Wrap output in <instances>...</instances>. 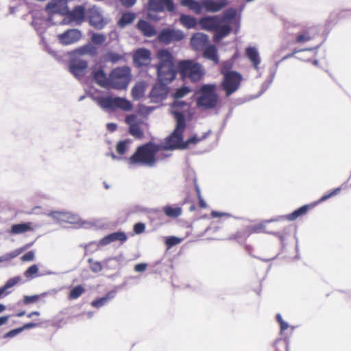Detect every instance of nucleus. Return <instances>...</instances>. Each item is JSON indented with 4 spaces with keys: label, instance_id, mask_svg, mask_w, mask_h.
Masks as SVG:
<instances>
[{
    "label": "nucleus",
    "instance_id": "423d86ee",
    "mask_svg": "<svg viewBox=\"0 0 351 351\" xmlns=\"http://www.w3.org/2000/svg\"><path fill=\"white\" fill-rule=\"evenodd\" d=\"M93 101L103 110H121L129 111L132 109V104L125 98L111 96L92 97Z\"/></svg>",
    "mask_w": 351,
    "mask_h": 351
},
{
    "label": "nucleus",
    "instance_id": "aec40b11",
    "mask_svg": "<svg viewBox=\"0 0 351 351\" xmlns=\"http://www.w3.org/2000/svg\"><path fill=\"white\" fill-rule=\"evenodd\" d=\"M127 239L128 237L126 234L124 232L119 231L109 234L100 239L99 245L104 246L117 241H119L121 243H124Z\"/></svg>",
    "mask_w": 351,
    "mask_h": 351
},
{
    "label": "nucleus",
    "instance_id": "a19ab883",
    "mask_svg": "<svg viewBox=\"0 0 351 351\" xmlns=\"http://www.w3.org/2000/svg\"><path fill=\"white\" fill-rule=\"evenodd\" d=\"M191 90L189 87L184 86L176 89L173 93V97L175 99H178L186 95Z\"/></svg>",
    "mask_w": 351,
    "mask_h": 351
},
{
    "label": "nucleus",
    "instance_id": "79ce46f5",
    "mask_svg": "<svg viewBox=\"0 0 351 351\" xmlns=\"http://www.w3.org/2000/svg\"><path fill=\"white\" fill-rule=\"evenodd\" d=\"M88 263L90 264V269L93 273L100 272L103 269L102 265L99 261H93V258H88Z\"/></svg>",
    "mask_w": 351,
    "mask_h": 351
},
{
    "label": "nucleus",
    "instance_id": "8fccbe9b",
    "mask_svg": "<svg viewBox=\"0 0 351 351\" xmlns=\"http://www.w3.org/2000/svg\"><path fill=\"white\" fill-rule=\"evenodd\" d=\"M311 40V37L308 32H304L303 34H299L296 37L295 42L298 43H305Z\"/></svg>",
    "mask_w": 351,
    "mask_h": 351
},
{
    "label": "nucleus",
    "instance_id": "a18cd8bd",
    "mask_svg": "<svg viewBox=\"0 0 351 351\" xmlns=\"http://www.w3.org/2000/svg\"><path fill=\"white\" fill-rule=\"evenodd\" d=\"M38 271V267L36 265H32L25 272V276L27 278L32 279Z\"/></svg>",
    "mask_w": 351,
    "mask_h": 351
},
{
    "label": "nucleus",
    "instance_id": "3c124183",
    "mask_svg": "<svg viewBox=\"0 0 351 351\" xmlns=\"http://www.w3.org/2000/svg\"><path fill=\"white\" fill-rule=\"evenodd\" d=\"M40 298L39 295H25L23 298V302L25 304H29L32 303L36 302Z\"/></svg>",
    "mask_w": 351,
    "mask_h": 351
},
{
    "label": "nucleus",
    "instance_id": "37998d69",
    "mask_svg": "<svg viewBox=\"0 0 351 351\" xmlns=\"http://www.w3.org/2000/svg\"><path fill=\"white\" fill-rule=\"evenodd\" d=\"M21 280V278L20 276H15L14 278H10L5 284L2 287L5 292L10 288H12L16 284H18Z\"/></svg>",
    "mask_w": 351,
    "mask_h": 351
},
{
    "label": "nucleus",
    "instance_id": "5fc2aeb1",
    "mask_svg": "<svg viewBox=\"0 0 351 351\" xmlns=\"http://www.w3.org/2000/svg\"><path fill=\"white\" fill-rule=\"evenodd\" d=\"M250 228V232L252 233H259L261 232H265L264 231L265 225L263 223L252 226Z\"/></svg>",
    "mask_w": 351,
    "mask_h": 351
},
{
    "label": "nucleus",
    "instance_id": "dca6fc26",
    "mask_svg": "<svg viewBox=\"0 0 351 351\" xmlns=\"http://www.w3.org/2000/svg\"><path fill=\"white\" fill-rule=\"evenodd\" d=\"M82 36L81 32L77 29H71L58 36L60 43L63 45H71L78 41Z\"/></svg>",
    "mask_w": 351,
    "mask_h": 351
},
{
    "label": "nucleus",
    "instance_id": "0e129e2a",
    "mask_svg": "<svg viewBox=\"0 0 351 351\" xmlns=\"http://www.w3.org/2000/svg\"><path fill=\"white\" fill-rule=\"evenodd\" d=\"M106 128L109 132H113L117 129V125L116 123H109L106 125Z\"/></svg>",
    "mask_w": 351,
    "mask_h": 351
},
{
    "label": "nucleus",
    "instance_id": "2f4dec72",
    "mask_svg": "<svg viewBox=\"0 0 351 351\" xmlns=\"http://www.w3.org/2000/svg\"><path fill=\"white\" fill-rule=\"evenodd\" d=\"M180 21L187 29L193 28L197 25L195 18L190 15L182 14L180 17Z\"/></svg>",
    "mask_w": 351,
    "mask_h": 351
},
{
    "label": "nucleus",
    "instance_id": "864d4df0",
    "mask_svg": "<svg viewBox=\"0 0 351 351\" xmlns=\"http://www.w3.org/2000/svg\"><path fill=\"white\" fill-rule=\"evenodd\" d=\"M145 225L143 223L138 222L134 224V232L136 234H140L145 231Z\"/></svg>",
    "mask_w": 351,
    "mask_h": 351
},
{
    "label": "nucleus",
    "instance_id": "ddd939ff",
    "mask_svg": "<svg viewBox=\"0 0 351 351\" xmlns=\"http://www.w3.org/2000/svg\"><path fill=\"white\" fill-rule=\"evenodd\" d=\"M147 8L149 11L162 12L165 10L172 12L175 10L173 0H149Z\"/></svg>",
    "mask_w": 351,
    "mask_h": 351
},
{
    "label": "nucleus",
    "instance_id": "e433bc0d",
    "mask_svg": "<svg viewBox=\"0 0 351 351\" xmlns=\"http://www.w3.org/2000/svg\"><path fill=\"white\" fill-rule=\"evenodd\" d=\"M135 19V14L132 12H127L123 14L119 21V25L121 27H125V25L130 24L133 22Z\"/></svg>",
    "mask_w": 351,
    "mask_h": 351
},
{
    "label": "nucleus",
    "instance_id": "c9c22d12",
    "mask_svg": "<svg viewBox=\"0 0 351 351\" xmlns=\"http://www.w3.org/2000/svg\"><path fill=\"white\" fill-rule=\"evenodd\" d=\"M145 87L143 84H136L132 89L134 99L138 100L144 95Z\"/></svg>",
    "mask_w": 351,
    "mask_h": 351
},
{
    "label": "nucleus",
    "instance_id": "20e7f679",
    "mask_svg": "<svg viewBox=\"0 0 351 351\" xmlns=\"http://www.w3.org/2000/svg\"><path fill=\"white\" fill-rule=\"evenodd\" d=\"M219 15L207 16L201 18L199 24L201 28L209 32H213V41L218 43L227 37L232 32V27L227 24L221 25Z\"/></svg>",
    "mask_w": 351,
    "mask_h": 351
},
{
    "label": "nucleus",
    "instance_id": "f03ea898",
    "mask_svg": "<svg viewBox=\"0 0 351 351\" xmlns=\"http://www.w3.org/2000/svg\"><path fill=\"white\" fill-rule=\"evenodd\" d=\"M173 113L176 121V125L172 133L165 139L163 146L165 150L186 149L191 145H196L208 136L210 132V130L204 132L201 136L194 134L184 141L183 134L186 127L185 115L176 110H173Z\"/></svg>",
    "mask_w": 351,
    "mask_h": 351
},
{
    "label": "nucleus",
    "instance_id": "f704fd0d",
    "mask_svg": "<svg viewBox=\"0 0 351 351\" xmlns=\"http://www.w3.org/2000/svg\"><path fill=\"white\" fill-rule=\"evenodd\" d=\"M104 58L106 62L117 63L124 59V55L113 51H109L105 55Z\"/></svg>",
    "mask_w": 351,
    "mask_h": 351
},
{
    "label": "nucleus",
    "instance_id": "6e6d98bb",
    "mask_svg": "<svg viewBox=\"0 0 351 351\" xmlns=\"http://www.w3.org/2000/svg\"><path fill=\"white\" fill-rule=\"evenodd\" d=\"M341 191L340 188H336L334 190H332L330 193L326 194L323 195L321 199H319V202H324L329 199L330 197L337 195L339 191Z\"/></svg>",
    "mask_w": 351,
    "mask_h": 351
},
{
    "label": "nucleus",
    "instance_id": "0eeeda50",
    "mask_svg": "<svg viewBox=\"0 0 351 351\" xmlns=\"http://www.w3.org/2000/svg\"><path fill=\"white\" fill-rule=\"evenodd\" d=\"M178 69L183 78L188 77L193 82L199 80L204 74L202 66L192 60L180 61Z\"/></svg>",
    "mask_w": 351,
    "mask_h": 351
},
{
    "label": "nucleus",
    "instance_id": "e2e57ef3",
    "mask_svg": "<svg viewBox=\"0 0 351 351\" xmlns=\"http://www.w3.org/2000/svg\"><path fill=\"white\" fill-rule=\"evenodd\" d=\"M37 326H38L37 324L30 322V323L25 324L22 327H21V328L22 329V331H23L24 330L35 328Z\"/></svg>",
    "mask_w": 351,
    "mask_h": 351
},
{
    "label": "nucleus",
    "instance_id": "4468645a",
    "mask_svg": "<svg viewBox=\"0 0 351 351\" xmlns=\"http://www.w3.org/2000/svg\"><path fill=\"white\" fill-rule=\"evenodd\" d=\"M45 9L49 12L58 13L62 15L67 14L69 12L66 0H51L47 4Z\"/></svg>",
    "mask_w": 351,
    "mask_h": 351
},
{
    "label": "nucleus",
    "instance_id": "2eb2a0df",
    "mask_svg": "<svg viewBox=\"0 0 351 351\" xmlns=\"http://www.w3.org/2000/svg\"><path fill=\"white\" fill-rule=\"evenodd\" d=\"M133 60L138 67L147 65L151 60L150 51L145 48L137 49L133 55Z\"/></svg>",
    "mask_w": 351,
    "mask_h": 351
},
{
    "label": "nucleus",
    "instance_id": "4d7b16f0",
    "mask_svg": "<svg viewBox=\"0 0 351 351\" xmlns=\"http://www.w3.org/2000/svg\"><path fill=\"white\" fill-rule=\"evenodd\" d=\"M21 332H22V329L21 328V327H19V328L13 329V330L9 331L8 332H7L5 335L4 337H5V338H12V337H15L16 335H17L18 334H19Z\"/></svg>",
    "mask_w": 351,
    "mask_h": 351
},
{
    "label": "nucleus",
    "instance_id": "58836bf2",
    "mask_svg": "<svg viewBox=\"0 0 351 351\" xmlns=\"http://www.w3.org/2000/svg\"><path fill=\"white\" fill-rule=\"evenodd\" d=\"M85 291L84 288L82 285H77L73 288L69 293V298L75 300Z\"/></svg>",
    "mask_w": 351,
    "mask_h": 351
},
{
    "label": "nucleus",
    "instance_id": "9b49d317",
    "mask_svg": "<svg viewBox=\"0 0 351 351\" xmlns=\"http://www.w3.org/2000/svg\"><path fill=\"white\" fill-rule=\"evenodd\" d=\"M87 14L89 23L91 26L97 29H103L107 24V20L104 17L100 8L93 5L87 10Z\"/></svg>",
    "mask_w": 351,
    "mask_h": 351
},
{
    "label": "nucleus",
    "instance_id": "603ef678",
    "mask_svg": "<svg viewBox=\"0 0 351 351\" xmlns=\"http://www.w3.org/2000/svg\"><path fill=\"white\" fill-rule=\"evenodd\" d=\"M181 242V239L176 237H169L166 239V244L169 247L176 245Z\"/></svg>",
    "mask_w": 351,
    "mask_h": 351
},
{
    "label": "nucleus",
    "instance_id": "39448f33",
    "mask_svg": "<svg viewBox=\"0 0 351 351\" xmlns=\"http://www.w3.org/2000/svg\"><path fill=\"white\" fill-rule=\"evenodd\" d=\"M197 106L204 110L215 108L219 102V95L216 92L215 84H204L196 92Z\"/></svg>",
    "mask_w": 351,
    "mask_h": 351
},
{
    "label": "nucleus",
    "instance_id": "7c9ffc66",
    "mask_svg": "<svg viewBox=\"0 0 351 351\" xmlns=\"http://www.w3.org/2000/svg\"><path fill=\"white\" fill-rule=\"evenodd\" d=\"M164 213L169 217L176 218L182 215V210L179 206H166L163 207Z\"/></svg>",
    "mask_w": 351,
    "mask_h": 351
},
{
    "label": "nucleus",
    "instance_id": "7ed1b4c3",
    "mask_svg": "<svg viewBox=\"0 0 351 351\" xmlns=\"http://www.w3.org/2000/svg\"><path fill=\"white\" fill-rule=\"evenodd\" d=\"M163 146L164 145H157L149 141L138 147L134 153L128 159L129 167H154L157 162L156 154L162 148L165 149Z\"/></svg>",
    "mask_w": 351,
    "mask_h": 351
},
{
    "label": "nucleus",
    "instance_id": "1a4fd4ad",
    "mask_svg": "<svg viewBox=\"0 0 351 351\" xmlns=\"http://www.w3.org/2000/svg\"><path fill=\"white\" fill-rule=\"evenodd\" d=\"M243 80V76L239 72H232L225 74L221 87L224 90L226 96L229 97L237 91Z\"/></svg>",
    "mask_w": 351,
    "mask_h": 351
},
{
    "label": "nucleus",
    "instance_id": "4be33fe9",
    "mask_svg": "<svg viewBox=\"0 0 351 351\" xmlns=\"http://www.w3.org/2000/svg\"><path fill=\"white\" fill-rule=\"evenodd\" d=\"M202 8L208 12H217L226 7L219 0H202Z\"/></svg>",
    "mask_w": 351,
    "mask_h": 351
},
{
    "label": "nucleus",
    "instance_id": "c756f323",
    "mask_svg": "<svg viewBox=\"0 0 351 351\" xmlns=\"http://www.w3.org/2000/svg\"><path fill=\"white\" fill-rule=\"evenodd\" d=\"M76 52L80 55L88 54L95 56L97 53V49L93 45L88 43L77 49Z\"/></svg>",
    "mask_w": 351,
    "mask_h": 351
},
{
    "label": "nucleus",
    "instance_id": "a211bd4d",
    "mask_svg": "<svg viewBox=\"0 0 351 351\" xmlns=\"http://www.w3.org/2000/svg\"><path fill=\"white\" fill-rule=\"evenodd\" d=\"M88 63L86 60H78L71 62L69 69L76 78L80 79L84 75Z\"/></svg>",
    "mask_w": 351,
    "mask_h": 351
},
{
    "label": "nucleus",
    "instance_id": "f3484780",
    "mask_svg": "<svg viewBox=\"0 0 351 351\" xmlns=\"http://www.w3.org/2000/svg\"><path fill=\"white\" fill-rule=\"evenodd\" d=\"M191 45L197 51H202L209 45L208 36L197 32L191 38Z\"/></svg>",
    "mask_w": 351,
    "mask_h": 351
},
{
    "label": "nucleus",
    "instance_id": "6e6552de",
    "mask_svg": "<svg viewBox=\"0 0 351 351\" xmlns=\"http://www.w3.org/2000/svg\"><path fill=\"white\" fill-rule=\"evenodd\" d=\"M110 87L118 90L127 88L131 80V70L128 66L114 69L110 72Z\"/></svg>",
    "mask_w": 351,
    "mask_h": 351
},
{
    "label": "nucleus",
    "instance_id": "9d476101",
    "mask_svg": "<svg viewBox=\"0 0 351 351\" xmlns=\"http://www.w3.org/2000/svg\"><path fill=\"white\" fill-rule=\"evenodd\" d=\"M219 19L221 25L227 24L232 27V31L233 30L235 34H238L240 29L241 14H238L236 8L226 9L222 15L219 16Z\"/></svg>",
    "mask_w": 351,
    "mask_h": 351
},
{
    "label": "nucleus",
    "instance_id": "49530a36",
    "mask_svg": "<svg viewBox=\"0 0 351 351\" xmlns=\"http://www.w3.org/2000/svg\"><path fill=\"white\" fill-rule=\"evenodd\" d=\"M82 222V219L78 215L72 213L71 212L68 213L66 223H73V224H79Z\"/></svg>",
    "mask_w": 351,
    "mask_h": 351
},
{
    "label": "nucleus",
    "instance_id": "f257e3e1",
    "mask_svg": "<svg viewBox=\"0 0 351 351\" xmlns=\"http://www.w3.org/2000/svg\"><path fill=\"white\" fill-rule=\"evenodd\" d=\"M159 64L156 66L158 82L153 86L150 96L152 98L162 99L167 94V85L171 82L176 77L173 56L167 49L160 50L158 52Z\"/></svg>",
    "mask_w": 351,
    "mask_h": 351
},
{
    "label": "nucleus",
    "instance_id": "13d9d810",
    "mask_svg": "<svg viewBox=\"0 0 351 351\" xmlns=\"http://www.w3.org/2000/svg\"><path fill=\"white\" fill-rule=\"evenodd\" d=\"M35 257L34 253L32 251H29L25 253L22 257L21 260L23 261H33Z\"/></svg>",
    "mask_w": 351,
    "mask_h": 351
},
{
    "label": "nucleus",
    "instance_id": "bf43d9fd",
    "mask_svg": "<svg viewBox=\"0 0 351 351\" xmlns=\"http://www.w3.org/2000/svg\"><path fill=\"white\" fill-rule=\"evenodd\" d=\"M146 263H138L134 266V270L137 272H143L147 269Z\"/></svg>",
    "mask_w": 351,
    "mask_h": 351
},
{
    "label": "nucleus",
    "instance_id": "473e14b6",
    "mask_svg": "<svg viewBox=\"0 0 351 351\" xmlns=\"http://www.w3.org/2000/svg\"><path fill=\"white\" fill-rule=\"evenodd\" d=\"M31 25L36 31L38 36L44 34L47 29L45 22L43 19L38 18H34L31 23Z\"/></svg>",
    "mask_w": 351,
    "mask_h": 351
},
{
    "label": "nucleus",
    "instance_id": "338daca9",
    "mask_svg": "<svg viewBox=\"0 0 351 351\" xmlns=\"http://www.w3.org/2000/svg\"><path fill=\"white\" fill-rule=\"evenodd\" d=\"M223 215H228L227 213H220V212H218V211H212L211 212V216L213 217H219L221 216H223Z\"/></svg>",
    "mask_w": 351,
    "mask_h": 351
},
{
    "label": "nucleus",
    "instance_id": "bb28decb",
    "mask_svg": "<svg viewBox=\"0 0 351 351\" xmlns=\"http://www.w3.org/2000/svg\"><path fill=\"white\" fill-rule=\"evenodd\" d=\"M203 56L210 60L213 61L215 63H218L219 57L217 53V47L213 45H208L203 50Z\"/></svg>",
    "mask_w": 351,
    "mask_h": 351
},
{
    "label": "nucleus",
    "instance_id": "4c0bfd02",
    "mask_svg": "<svg viewBox=\"0 0 351 351\" xmlns=\"http://www.w3.org/2000/svg\"><path fill=\"white\" fill-rule=\"evenodd\" d=\"M29 230V226L27 223H18L12 226L11 233L14 234H22Z\"/></svg>",
    "mask_w": 351,
    "mask_h": 351
},
{
    "label": "nucleus",
    "instance_id": "052dcab7",
    "mask_svg": "<svg viewBox=\"0 0 351 351\" xmlns=\"http://www.w3.org/2000/svg\"><path fill=\"white\" fill-rule=\"evenodd\" d=\"M136 1V0H120L121 3L126 8H130L133 6Z\"/></svg>",
    "mask_w": 351,
    "mask_h": 351
},
{
    "label": "nucleus",
    "instance_id": "69168bd1",
    "mask_svg": "<svg viewBox=\"0 0 351 351\" xmlns=\"http://www.w3.org/2000/svg\"><path fill=\"white\" fill-rule=\"evenodd\" d=\"M271 84H269V81H266L264 83L262 84L261 85V94H263L264 92L266 91V90L269 88V86L271 85Z\"/></svg>",
    "mask_w": 351,
    "mask_h": 351
},
{
    "label": "nucleus",
    "instance_id": "c03bdc74",
    "mask_svg": "<svg viewBox=\"0 0 351 351\" xmlns=\"http://www.w3.org/2000/svg\"><path fill=\"white\" fill-rule=\"evenodd\" d=\"M106 39V36L102 34L94 33L91 36V41L95 45H101Z\"/></svg>",
    "mask_w": 351,
    "mask_h": 351
},
{
    "label": "nucleus",
    "instance_id": "a878e982",
    "mask_svg": "<svg viewBox=\"0 0 351 351\" xmlns=\"http://www.w3.org/2000/svg\"><path fill=\"white\" fill-rule=\"evenodd\" d=\"M115 295V291H109L104 296L93 301L91 305L95 308H99L106 305Z\"/></svg>",
    "mask_w": 351,
    "mask_h": 351
},
{
    "label": "nucleus",
    "instance_id": "c85d7f7f",
    "mask_svg": "<svg viewBox=\"0 0 351 351\" xmlns=\"http://www.w3.org/2000/svg\"><path fill=\"white\" fill-rule=\"evenodd\" d=\"M181 4L194 10L197 14H200L202 12V0L199 1L196 0H182Z\"/></svg>",
    "mask_w": 351,
    "mask_h": 351
},
{
    "label": "nucleus",
    "instance_id": "cd10ccee",
    "mask_svg": "<svg viewBox=\"0 0 351 351\" xmlns=\"http://www.w3.org/2000/svg\"><path fill=\"white\" fill-rule=\"evenodd\" d=\"M309 209L308 205H304L301 206L300 208L296 209L293 213L286 215L281 217L283 219H286L289 221H294L300 216H302L303 215H305Z\"/></svg>",
    "mask_w": 351,
    "mask_h": 351
},
{
    "label": "nucleus",
    "instance_id": "ea45409f",
    "mask_svg": "<svg viewBox=\"0 0 351 351\" xmlns=\"http://www.w3.org/2000/svg\"><path fill=\"white\" fill-rule=\"evenodd\" d=\"M189 106L188 103L184 101H180L178 99H175V101L171 104V114H173V111L176 110L178 112H181L180 111V109H182L184 107H187ZM184 114V113L182 112Z\"/></svg>",
    "mask_w": 351,
    "mask_h": 351
},
{
    "label": "nucleus",
    "instance_id": "72a5a7b5",
    "mask_svg": "<svg viewBox=\"0 0 351 351\" xmlns=\"http://www.w3.org/2000/svg\"><path fill=\"white\" fill-rule=\"evenodd\" d=\"M69 212L62 211H51L48 214V216L52 217L58 223L66 222Z\"/></svg>",
    "mask_w": 351,
    "mask_h": 351
},
{
    "label": "nucleus",
    "instance_id": "774afa93",
    "mask_svg": "<svg viewBox=\"0 0 351 351\" xmlns=\"http://www.w3.org/2000/svg\"><path fill=\"white\" fill-rule=\"evenodd\" d=\"M10 316H2L0 317V326L4 325L9 319Z\"/></svg>",
    "mask_w": 351,
    "mask_h": 351
},
{
    "label": "nucleus",
    "instance_id": "412c9836",
    "mask_svg": "<svg viewBox=\"0 0 351 351\" xmlns=\"http://www.w3.org/2000/svg\"><path fill=\"white\" fill-rule=\"evenodd\" d=\"M93 79L101 87H110V75L108 77L102 69H99L93 72Z\"/></svg>",
    "mask_w": 351,
    "mask_h": 351
},
{
    "label": "nucleus",
    "instance_id": "09e8293b",
    "mask_svg": "<svg viewBox=\"0 0 351 351\" xmlns=\"http://www.w3.org/2000/svg\"><path fill=\"white\" fill-rule=\"evenodd\" d=\"M232 64L230 62H224L221 67L220 73L223 76H225V74L230 73L232 72H236L235 71H231Z\"/></svg>",
    "mask_w": 351,
    "mask_h": 351
},
{
    "label": "nucleus",
    "instance_id": "680f3d73",
    "mask_svg": "<svg viewBox=\"0 0 351 351\" xmlns=\"http://www.w3.org/2000/svg\"><path fill=\"white\" fill-rule=\"evenodd\" d=\"M158 12H154L152 11H149L147 14V18L149 20L154 21H158L160 19V17L157 15Z\"/></svg>",
    "mask_w": 351,
    "mask_h": 351
},
{
    "label": "nucleus",
    "instance_id": "f8f14e48",
    "mask_svg": "<svg viewBox=\"0 0 351 351\" xmlns=\"http://www.w3.org/2000/svg\"><path fill=\"white\" fill-rule=\"evenodd\" d=\"M157 38L160 43L167 45L171 42L182 40L184 38V34L180 29L164 28L158 33Z\"/></svg>",
    "mask_w": 351,
    "mask_h": 351
},
{
    "label": "nucleus",
    "instance_id": "5701e85b",
    "mask_svg": "<svg viewBox=\"0 0 351 351\" xmlns=\"http://www.w3.org/2000/svg\"><path fill=\"white\" fill-rule=\"evenodd\" d=\"M245 56L252 62L254 69L258 71L261 60L257 49L254 47H247L245 49Z\"/></svg>",
    "mask_w": 351,
    "mask_h": 351
},
{
    "label": "nucleus",
    "instance_id": "393cba45",
    "mask_svg": "<svg viewBox=\"0 0 351 351\" xmlns=\"http://www.w3.org/2000/svg\"><path fill=\"white\" fill-rule=\"evenodd\" d=\"M137 27L143 34L147 37H152L156 35L155 28L145 20H140L138 22Z\"/></svg>",
    "mask_w": 351,
    "mask_h": 351
},
{
    "label": "nucleus",
    "instance_id": "b1692460",
    "mask_svg": "<svg viewBox=\"0 0 351 351\" xmlns=\"http://www.w3.org/2000/svg\"><path fill=\"white\" fill-rule=\"evenodd\" d=\"M67 14L71 21L81 23L84 21L85 9L82 5H77Z\"/></svg>",
    "mask_w": 351,
    "mask_h": 351
},
{
    "label": "nucleus",
    "instance_id": "de8ad7c7",
    "mask_svg": "<svg viewBox=\"0 0 351 351\" xmlns=\"http://www.w3.org/2000/svg\"><path fill=\"white\" fill-rule=\"evenodd\" d=\"M130 143V141L125 140L119 141L117 145V151L119 154H123L126 152L127 145Z\"/></svg>",
    "mask_w": 351,
    "mask_h": 351
},
{
    "label": "nucleus",
    "instance_id": "6ab92c4d",
    "mask_svg": "<svg viewBox=\"0 0 351 351\" xmlns=\"http://www.w3.org/2000/svg\"><path fill=\"white\" fill-rule=\"evenodd\" d=\"M135 116L127 117L126 123L129 125V133L137 139H141L144 136V132L141 127V122L135 121Z\"/></svg>",
    "mask_w": 351,
    "mask_h": 351
}]
</instances>
